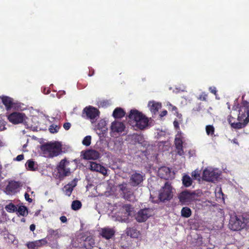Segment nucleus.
Listing matches in <instances>:
<instances>
[{
    "label": "nucleus",
    "instance_id": "1",
    "mask_svg": "<svg viewBox=\"0 0 249 249\" xmlns=\"http://www.w3.org/2000/svg\"><path fill=\"white\" fill-rule=\"evenodd\" d=\"M243 96L237 120L231 115L229 116L228 119L231 127L236 129L244 128L249 122V103L243 100Z\"/></svg>",
    "mask_w": 249,
    "mask_h": 249
},
{
    "label": "nucleus",
    "instance_id": "2",
    "mask_svg": "<svg viewBox=\"0 0 249 249\" xmlns=\"http://www.w3.org/2000/svg\"><path fill=\"white\" fill-rule=\"evenodd\" d=\"M40 149L44 156L48 158L57 157L62 153V144L58 142L42 144Z\"/></svg>",
    "mask_w": 249,
    "mask_h": 249
},
{
    "label": "nucleus",
    "instance_id": "3",
    "mask_svg": "<svg viewBox=\"0 0 249 249\" xmlns=\"http://www.w3.org/2000/svg\"><path fill=\"white\" fill-rule=\"evenodd\" d=\"M127 118L130 120L134 121L135 125L140 129L142 130L148 125V118L137 109H131Z\"/></svg>",
    "mask_w": 249,
    "mask_h": 249
},
{
    "label": "nucleus",
    "instance_id": "4",
    "mask_svg": "<svg viewBox=\"0 0 249 249\" xmlns=\"http://www.w3.org/2000/svg\"><path fill=\"white\" fill-rule=\"evenodd\" d=\"M72 163V161L68 160L66 158L60 161L56 167L58 179L63 180L65 177L71 175V167Z\"/></svg>",
    "mask_w": 249,
    "mask_h": 249
},
{
    "label": "nucleus",
    "instance_id": "5",
    "mask_svg": "<svg viewBox=\"0 0 249 249\" xmlns=\"http://www.w3.org/2000/svg\"><path fill=\"white\" fill-rule=\"evenodd\" d=\"M246 219L242 215H231L229 219L228 227L232 231H238L246 228Z\"/></svg>",
    "mask_w": 249,
    "mask_h": 249
},
{
    "label": "nucleus",
    "instance_id": "6",
    "mask_svg": "<svg viewBox=\"0 0 249 249\" xmlns=\"http://www.w3.org/2000/svg\"><path fill=\"white\" fill-rule=\"evenodd\" d=\"M173 196L172 187L171 183L168 181L166 182L160 191L159 198L160 201L164 202L166 200H170Z\"/></svg>",
    "mask_w": 249,
    "mask_h": 249
},
{
    "label": "nucleus",
    "instance_id": "7",
    "mask_svg": "<svg viewBox=\"0 0 249 249\" xmlns=\"http://www.w3.org/2000/svg\"><path fill=\"white\" fill-rule=\"evenodd\" d=\"M144 179V174L135 171L129 176V183L132 187H139L142 185Z\"/></svg>",
    "mask_w": 249,
    "mask_h": 249
},
{
    "label": "nucleus",
    "instance_id": "8",
    "mask_svg": "<svg viewBox=\"0 0 249 249\" xmlns=\"http://www.w3.org/2000/svg\"><path fill=\"white\" fill-rule=\"evenodd\" d=\"M120 191L122 192L123 198L128 201H132L135 199V195L133 190L126 183L124 182L118 185Z\"/></svg>",
    "mask_w": 249,
    "mask_h": 249
},
{
    "label": "nucleus",
    "instance_id": "9",
    "mask_svg": "<svg viewBox=\"0 0 249 249\" xmlns=\"http://www.w3.org/2000/svg\"><path fill=\"white\" fill-rule=\"evenodd\" d=\"M220 174L216 170L206 169L203 171L202 179L204 180L214 182L218 180Z\"/></svg>",
    "mask_w": 249,
    "mask_h": 249
},
{
    "label": "nucleus",
    "instance_id": "10",
    "mask_svg": "<svg viewBox=\"0 0 249 249\" xmlns=\"http://www.w3.org/2000/svg\"><path fill=\"white\" fill-rule=\"evenodd\" d=\"M83 113H85L87 118L89 119L93 123L94 120H96L97 118L99 117L100 112L97 108L89 106L84 108Z\"/></svg>",
    "mask_w": 249,
    "mask_h": 249
},
{
    "label": "nucleus",
    "instance_id": "11",
    "mask_svg": "<svg viewBox=\"0 0 249 249\" xmlns=\"http://www.w3.org/2000/svg\"><path fill=\"white\" fill-rule=\"evenodd\" d=\"M152 210L150 208L141 209L138 211L136 215V220L139 222L145 221L150 216L152 215Z\"/></svg>",
    "mask_w": 249,
    "mask_h": 249
},
{
    "label": "nucleus",
    "instance_id": "12",
    "mask_svg": "<svg viewBox=\"0 0 249 249\" xmlns=\"http://www.w3.org/2000/svg\"><path fill=\"white\" fill-rule=\"evenodd\" d=\"M0 98L7 111L11 110L12 108H18L19 107L18 104L14 102L13 99L11 97L7 96H2Z\"/></svg>",
    "mask_w": 249,
    "mask_h": 249
},
{
    "label": "nucleus",
    "instance_id": "13",
    "mask_svg": "<svg viewBox=\"0 0 249 249\" xmlns=\"http://www.w3.org/2000/svg\"><path fill=\"white\" fill-rule=\"evenodd\" d=\"M20 186L21 183L19 181L11 180L5 188L6 193L8 195L15 194L18 191Z\"/></svg>",
    "mask_w": 249,
    "mask_h": 249
},
{
    "label": "nucleus",
    "instance_id": "14",
    "mask_svg": "<svg viewBox=\"0 0 249 249\" xmlns=\"http://www.w3.org/2000/svg\"><path fill=\"white\" fill-rule=\"evenodd\" d=\"M175 144L177 154L179 156L184 155V152L183 149L182 137L180 131H178L176 135L175 139Z\"/></svg>",
    "mask_w": 249,
    "mask_h": 249
},
{
    "label": "nucleus",
    "instance_id": "15",
    "mask_svg": "<svg viewBox=\"0 0 249 249\" xmlns=\"http://www.w3.org/2000/svg\"><path fill=\"white\" fill-rule=\"evenodd\" d=\"M83 159L85 160H96L99 158L100 154L97 151L93 149L82 152Z\"/></svg>",
    "mask_w": 249,
    "mask_h": 249
},
{
    "label": "nucleus",
    "instance_id": "16",
    "mask_svg": "<svg viewBox=\"0 0 249 249\" xmlns=\"http://www.w3.org/2000/svg\"><path fill=\"white\" fill-rule=\"evenodd\" d=\"M24 117L25 115L23 113L13 112L8 116V119L9 122L13 124H18L23 122Z\"/></svg>",
    "mask_w": 249,
    "mask_h": 249
},
{
    "label": "nucleus",
    "instance_id": "17",
    "mask_svg": "<svg viewBox=\"0 0 249 249\" xmlns=\"http://www.w3.org/2000/svg\"><path fill=\"white\" fill-rule=\"evenodd\" d=\"M195 194L188 191L182 192L178 196L180 202L182 203L190 202L193 200Z\"/></svg>",
    "mask_w": 249,
    "mask_h": 249
},
{
    "label": "nucleus",
    "instance_id": "18",
    "mask_svg": "<svg viewBox=\"0 0 249 249\" xmlns=\"http://www.w3.org/2000/svg\"><path fill=\"white\" fill-rule=\"evenodd\" d=\"M95 129L97 131V133L100 138L105 137L106 136L107 132V128L106 127L105 121L101 120L96 126Z\"/></svg>",
    "mask_w": 249,
    "mask_h": 249
},
{
    "label": "nucleus",
    "instance_id": "19",
    "mask_svg": "<svg viewBox=\"0 0 249 249\" xmlns=\"http://www.w3.org/2000/svg\"><path fill=\"white\" fill-rule=\"evenodd\" d=\"M60 230H53L52 229H49L48 230V234L46 236V240H48L50 242L56 241V240L60 238Z\"/></svg>",
    "mask_w": 249,
    "mask_h": 249
},
{
    "label": "nucleus",
    "instance_id": "20",
    "mask_svg": "<svg viewBox=\"0 0 249 249\" xmlns=\"http://www.w3.org/2000/svg\"><path fill=\"white\" fill-rule=\"evenodd\" d=\"M47 240H46V238H43L40 240L30 242L27 244V246L29 249H38L39 248L47 244Z\"/></svg>",
    "mask_w": 249,
    "mask_h": 249
},
{
    "label": "nucleus",
    "instance_id": "21",
    "mask_svg": "<svg viewBox=\"0 0 249 249\" xmlns=\"http://www.w3.org/2000/svg\"><path fill=\"white\" fill-rule=\"evenodd\" d=\"M89 169L91 171H96L104 175L107 174V169L100 164L96 162H90Z\"/></svg>",
    "mask_w": 249,
    "mask_h": 249
},
{
    "label": "nucleus",
    "instance_id": "22",
    "mask_svg": "<svg viewBox=\"0 0 249 249\" xmlns=\"http://www.w3.org/2000/svg\"><path fill=\"white\" fill-rule=\"evenodd\" d=\"M158 175L160 178L167 180L170 178L171 170L166 166L161 167L158 170Z\"/></svg>",
    "mask_w": 249,
    "mask_h": 249
},
{
    "label": "nucleus",
    "instance_id": "23",
    "mask_svg": "<svg viewBox=\"0 0 249 249\" xmlns=\"http://www.w3.org/2000/svg\"><path fill=\"white\" fill-rule=\"evenodd\" d=\"M115 232V231L113 229L104 228L101 229L100 234L103 238L109 239L114 235Z\"/></svg>",
    "mask_w": 249,
    "mask_h": 249
},
{
    "label": "nucleus",
    "instance_id": "24",
    "mask_svg": "<svg viewBox=\"0 0 249 249\" xmlns=\"http://www.w3.org/2000/svg\"><path fill=\"white\" fill-rule=\"evenodd\" d=\"M125 126L123 123L114 122L111 125L112 131L114 132H122L124 131Z\"/></svg>",
    "mask_w": 249,
    "mask_h": 249
},
{
    "label": "nucleus",
    "instance_id": "25",
    "mask_svg": "<svg viewBox=\"0 0 249 249\" xmlns=\"http://www.w3.org/2000/svg\"><path fill=\"white\" fill-rule=\"evenodd\" d=\"M95 245V242L91 236H87L84 240L83 246L86 249H92Z\"/></svg>",
    "mask_w": 249,
    "mask_h": 249
},
{
    "label": "nucleus",
    "instance_id": "26",
    "mask_svg": "<svg viewBox=\"0 0 249 249\" xmlns=\"http://www.w3.org/2000/svg\"><path fill=\"white\" fill-rule=\"evenodd\" d=\"M148 107H149L150 111L156 114L158 112L159 110L161 107V103L156 102L155 101H150L148 103Z\"/></svg>",
    "mask_w": 249,
    "mask_h": 249
},
{
    "label": "nucleus",
    "instance_id": "27",
    "mask_svg": "<svg viewBox=\"0 0 249 249\" xmlns=\"http://www.w3.org/2000/svg\"><path fill=\"white\" fill-rule=\"evenodd\" d=\"M126 234L131 238H137L140 235V232L135 228H127L126 229Z\"/></svg>",
    "mask_w": 249,
    "mask_h": 249
},
{
    "label": "nucleus",
    "instance_id": "28",
    "mask_svg": "<svg viewBox=\"0 0 249 249\" xmlns=\"http://www.w3.org/2000/svg\"><path fill=\"white\" fill-rule=\"evenodd\" d=\"M125 115V111L121 107L116 108L113 112V116L115 119H121Z\"/></svg>",
    "mask_w": 249,
    "mask_h": 249
},
{
    "label": "nucleus",
    "instance_id": "29",
    "mask_svg": "<svg viewBox=\"0 0 249 249\" xmlns=\"http://www.w3.org/2000/svg\"><path fill=\"white\" fill-rule=\"evenodd\" d=\"M167 106H168V109L170 111L172 112L179 119L181 118L182 115L181 114L178 113V108L176 106L172 105L169 103L167 104Z\"/></svg>",
    "mask_w": 249,
    "mask_h": 249
},
{
    "label": "nucleus",
    "instance_id": "30",
    "mask_svg": "<svg viewBox=\"0 0 249 249\" xmlns=\"http://www.w3.org/2000/svg\"><path fill=\"white\" fill-rule=\"evenodd\" d=\"M182 181L183 185L186 187L191 186L193 182L192 178L188 175H185L183 176Z\"/></svg>",
    "mask_w": 249,
    "mask_h": 249
},
{
    "label": "nucleus",
    "instance_id": "31",
    "mask_svg": "<svg viewBox=\"0 0 249 249\" xmlns=\"http://www.w3.org/2000/svg\"><path fill=\"white\" fill-rule=\"evenodd\" d=\"M192 211L190 208L187 207H183L181 211V215L185 218H188L191 216Z\"/></svg>",
    "mask_w": 249,
    "mask_h": 249
},
{
    "label": "nucleus",
    "instance_id": "32",
    "mask_svg": "<svg viewBox=\"0 0 249 249\" xmlns=\"http://www.w3.org/2000/svg\"><path fill=\"white\" fill-rule=\"evenodd\" d=\"M205 129L207 135L212 137L215 136L214 135L215 129L213 125H206Z\"/></svg>",
    "mask_w": 249,
    "mask_h": 249
},
{
    "label": "nucleus",
    "instance_id": "33",
    "mask_svg": "<svg viewBox=\"0 0 249 249\" xmlns=\"http://www.w3.org/2000/svg\"><path fill=\"white\" fill-rule=\"evenodd\" d=\"M82 207V203L79 200H74L72 202L71 208L74 211L79 210Z\"/></svg>",
    "mask_w": 249,
    "mask_h": 249
},
{
    "label": "nucleus",
    "instance_id": "34",
    "mask_svg": "<svg viewBox=\"0 0 249 249\" xmlns=\"http://www.w3.org/2000/svg\"><path fill=\"white\" fill-rule=\"evenodd\" d=\"M35 162L33 160H29L26 163L27 169L30 171H35L37 168H35Z\"/></svg>",
    "mask_w": 249,
    "mask_h": 249
},
{
    "label": "nucleus",
    "instance_id": "35",
    "mask_svg": "<svg viewBox=\"0 0 249 249\" xmlns=\"http://www.w3.org/2000/svg\"><path fill=\"white\" fill-rule=\"evenodd\" d=\"M5 210L9 213H13L17 211V208L14 204L10 203L5 206Z\"/></svg>",
    "mask_w": 249,
    "mask_h": 249
},
{
    "label": "nucleus",
    "instance_id": "36",
    "mask_svg": "<svg viewBox=\"0 0 249 249\" xmlns=\"http://www.w3.org/2000/svg\"><path fill=\"white\" fill-rule=\"evenodd\" d=\"M17 211L20 215L23 216L26 215L28 213L27 208L24 206H19Z\"/></svg>",
    "mask_w": 249,
    "mask_h": 249
},
{
    "label": "nucleus",
    "instance_id": "37",
    "mask_svg": "<svg viewBox=\"0 0 249 249\" xmlns=\"http://www.w3.org/2000/svg\"><path fill=\"white\" fill-rule=\"evenodd\" d=\"M63 189H64V191L65 194L66 196H71V194L72 193V191L73 190L72 188V187H70L68 185H65L64 188H63Z\"/></svg>",
    "mask_w": 249,
    "mask_h": 249
},
{
    "label": "nucleus",
    "instance_id": "38",
    "mask_svg": "<svg viewBox=\"0 0 249 249\" xmlns=\"http://www.w3.org/2000/svg\"><path fill=\"white\" fill-rule=\"evenodd\" d=\"M91 137L90 136H86L83 141L82 143L83 145L88 146L90 145L91 143Z\"/></svg>",
    "mask_w": 249,
    "mask_h": 249
},
{
    "label": "nucleus",
    "instance_id": "39",
    "mask_svg": "<svg viewBox=\"0 0 249 249\" xmlns=\"http://www.w3.org/2000/svg\"><path fill=\"white\" fill-rule=\"evenodd\" d=\"M123 208L126 212V213H127L128 215L130 214V213L131 212V209H132L131 205L130 204L124 205Z\"/></svg>",
    "mask_w": 249,
    "mask_h": 249
},
{
    "label": "nucleus",
    "instance_id": "40",
    "mask_svg": "<svg viewBox=\"0 0 249 249\" xmlns=\"http://www.w3.org/2000/svg\"><path fill=\"white\" fill-rule=\"evenodd\" d=\"M207 94H206L205 92H202L197 97V99L202 101H206L207 99Z\"/></svg>",
    "mask_w": 249,
    "mask_h": 249
},
{
    "label": "nucleus",
    "instance_id": "41",
    "mask_svg": "<svg viewBox=\"0 0 249 249\" xmlns=\"http://www.w3.org/2000/svg\"><path fill=\"white\" fill-rule=\"evenodd\" d=\"M59 127L57 125L54 126L53 125H51L49 128V131L52 133H54L58 132Z\"/></svg>",
    "mask_w": 249,
    "mask_h": 249
},
{
    "label": "nucleus",
    "instance_id": "42",
    "mask_svg": "<svg viewBox=\"0 0 249 249\" xmlns=\"http://www.w3.org/2000/svg\"><path fill=\"white\" fill-rule=\"evenodd\" d=\"M77 181L78 179L77 178H74L71 181L69 182L67 185L70 187H72V188L73 189V188L77 185Z\"/></svg>",
    "mask_w": 249,
    "mask_h": 249
},
{
    "label": "nucleus",
    "instance_id": "43",
    "mask_svg": "<svg viewBox=\"0 0 249 249\" xmlns=\"http://www.w3.org/2000/svg\"><path fill=\"white\" fill-rule=\"evenodd\" d=\"M71 126V124L69 122L65 123L63 124V127L66 130H68L70 128Z\"/></svg>",
    "mask_w": 249,
    "mask_h": 249
},
{
    "label": "nucleus",
    "instance_id": "44",
    "mask_svg": "<svg viewBox=\"0 0 249 249\" xmlns=\"http://www.w3.org/2000/svg\"><path fill=\"white\" fill-rule=\"evenodd\" d=\"M174 126L176 129H179V125L178 121L175 120L173 122Z\"/></svg>",
    "mask_w": 249,
    "mask_h": 249
},
{
    "label": "nucleus",
    "instance_id": "45",
    "mask_svg": "<svg viewBox=\"0 0 249 249\" xmlns=\"http://www.w3.org/2000/svg\"><path fill=\"white\" fill-rule=\"evenodd\" d=\"M24 196H25V199L29 202H31L32 201V199H31V198H30L29 197V195L27 193H25V195H24Z\"/></svg>",
    "mask_w": 249,
    "mask_h": 249
},
{
    "label": "nucleus",
    "instance_id": "46",
    "mask_svg": "<svg viewBox=\"0 0 249 249\" xmlns=\"http://www.w3.org/2000/svg\"><path fill=\"white\" fill-rule=\"evenodd\" d=\"M209 90L210 92L214 94H216L217 92L216 89L215 87H210Z\"/></svg>",
    "mask_w": 249,
    "mask_h": 249
},
{
    "label": "nucleus",
    "instance_id": "47",
    "mask_svg": "<svg viewBox=\"0 0 249 249\" xmlns=\"http://www.w3.org/2000/svg\"><path fill=\"white\" fill-rule=\"evenodd\" d=\"M24 159V155L23 154H20L18 155L16 158V160L17 161H21Z\"/></svg>",
    "mask_w": 249,
    "mask_h": 249
},
{
    "label": "nucleus",
    "instance_id": "48",
    "mask_svg": "<svg viewBox=\"0 0 249 249\" xmlns=\"http://www.w3.org/2000/svg\"><path fill=\"white\" fill-rule=\"evenodd\" d=\"M89 71L88 76H91L94 75V70L92 68H89Z\"/></svg>",
    "mask_w": 249,
    "mask_h": 249
},
{
    "label": "nucleus",
    "instance_id": "49",
    "mask_svg": "<svg viewBox=\"0 0 249 249\" xmlns=\"http://www.w3.org/2000/svg\"><path fill=\"white\" fill-rule=\"evenodd\" d=\"M60 220L62 223H66L67 222V218L65 216H61L60 217Z\"/></svg>",
    "mask_w": 249,
    "mask_h": 249
},
{
    "label": "nucleus",
    "instance_id": "50",
    "mask_svg": "<svg viewBox=\"0 0 249 249\" xmlns=\"http://www.w3.org/2000/svg\"><path fill=\"white\" fill-rule=\"evenodd\" d=\"M167 114V111L166 110H163L162 111L160 114V117H164L165 116H166Z\"/></svg>",
    "mask_w": 249,
    "mask_h": 249
},
{
    "label": "nucleus",
    "instance_id": "51",
    "mask_svg": "<svg viewBox=\"0 0 249 249\" xmlns=\"http://www.w3.org/2000/svg\"><path fill=\"white\" fill-rule=\"evenodd\" d=\"M43 92L45 94H48L50 92V90L48 89L44 88Z\"/></svg>",
    "mask_w": 249,
    "mask_h": 249
},
{
    "label": "nucleus",
    "instance_id": "52",
    "mask_svg": "<svg viewBox=\"0 0 249 249\" xmlns=\"http://www.w3.org/2000/svg\"><path fill=\"white\" fill-rule=\"evenodd\" d=\"M35 229H36V225L35 224H33L30 225V230L31 231H34L35 230Z\"/></svg>",
    "mask_w": 249,
    "mask_h": 249
},
{
    "label": "nucleus",
    "instance_id": "53",
    "mask_svg": "<svg viewBox=\"0 0 249 249\" xmlns=\"http://www.w3.org/2000/svg\"><path fill=\"white\" fill-rule=\"evenodd\" d=\"M21 221L22 222H25V219L24 218H22L21 219Z\"/></svg>",
    "mask_w": 249,
    "mask_h": 249
},
{
    "label": "nucleus",
    "instance_id": "54",
    "mask_svg": "<svg viewBox=\"0 0 249 249\" xmlns=\"http://www.w3.org/2000/svg\"><path fill=\"white\" fill-rule=\"evenodd\" d=\"M194 176H195V177H197V174L194 175Z\"/></svg>",
    "mask_w": 249,
    "mask_h": 249
},
{
    "label": "nucleus",
    "instance_id": "55",
    "mask_svg": "<svg viewBox=\"0 0 249 249\" xmlns=\"http://www.w3.org/2000/svg\"><path fill=\"white\" fill-rule=\"evenodd\" d=\"M248 249H249V248Z\"/></svg>",
    "mask_w": 249,
    "mask_h": 249
}]
</instances>
